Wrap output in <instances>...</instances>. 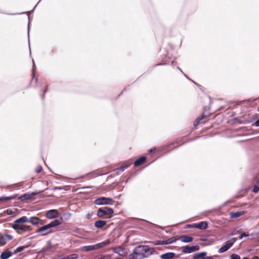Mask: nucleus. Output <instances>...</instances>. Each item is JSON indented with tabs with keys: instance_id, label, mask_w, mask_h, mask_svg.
Returning <instances> with one entry per match:
<instances>
[{
	"instance_id": "41",
	"label": "nucleus",
	"mask_w": 259,
	"mask_h": 259,
	"mask_svg": "<svg viewBox=\"0 0 259 259\" xmlns=\"http://www.w3.org/2000/svg\"><path fill=\"white\" fill-rule=\"evenodd\" d=\"M188 227H192V225H188L187 226V228H188Z\"/></svg>"
},
{
	"instance_id": "3",
	"label": "nucleus",
	"mask_w": 259,
	"mask_h": 259,
	"mask_svg": "<svg viewBox=\"0 0 259 259\" xmlns=\"http://www.w3.org/2000/svg\"><path fill=\"white\" fill-rule=\"evenodd\" d=\"M143 246L136 247L133 252V254H131L130 257L131 259H142L147 257L146 254H144Z\"/></svg>"
},
{
	"instance_id": "4",
	"label": "nucleus",
	"mask_w": 259,
	"mask_h": 259,
	"mask_svg": "<svg viewBox=\"0 0 259 259\" xmlns=\"http://www.w3.org/2000/svg\"><path fill=\"white\" fill-rule=\"evenodd\" d=\"M12 228L19 234H22L23 232L30 230V227L29 226L25 225L22 223H17L16 222H14L12 224Z\"/></svg>"
},
{
	"instance_id": "14",
	"label": "nucleus",
	"mask_w": 259,
	"mask_h": 259,
	"mask_svg": "<svg viewBox=\"0 0 259 259\" xmlns=\"http://www.w3.org/2000/svg\"><path fill=\"white\" fill-rule=\"evenodd\" d=\"M143 246V249L144 250V254H146V253H147V254H146L147 255V256L148 255H151L153 253V252L154 251V248L149 247L146 245H144Z\"/></svg>"
},
{
	"instance_id": "36",
	"label": "nucleus",
	"mask_w": 259,
	"mask_h": 259,
	"mask_svg": "<svg viewBox=\"0 0 259 259\" xmlns=\"http://www.w3.org/2000/svg\"><path fill=\"white\" fill-rule=\"evenodd\" d=\"M5 236H6V239L7 240H11L12 238V236L9 235H6Z\"/></svg>"
},
{
	"instance_id": "38",
	"label": "nucleus",
	"mask_w": 259,
	"mask_h": 259,
	"mask_svg": "<svg viewBox=\"0 0 259 259\" xmlns=\"http://www.w3.org/2000/svg\"><path fill=\"white\" fill-rule=\"evenodd\" d=\"M204 259H213V258L211 256H207V257L205 256L204 257Z\"/></svg>"
},
{
	"instance_id": "43",
	"label": "nucleus",
	"mask_w": 259,
	"mask_h": 259,
	"mask_svg": "<svg viewBox=\"0 0 259 259\" xmlns=\"http://www.w3.org/2000/svg\"><path fill=\"white\" fill-rule=\"evenodd\" d=\"M29 31L28 32V35L29 36Z\"/></svg>"
},
{
	"instance_id": "27",
	"label": "nucleus",
	"mask_w": 259,
	"mask_h": 259,
	"mask_svg": "<svg viewBox=\"0 0 259 259\" xmlns=\"http://www.w3.org/2000/svg\"><path fill=\"white\" fill-rule=\"evenodd\" d=\"M78 258V255L77 254H72L67 256L66 257L63 259H77Z\"/></svg>"
},
{
	"instance_id": "9",
	"label": "nucleus",
	"mask_w": 259,
	"mask_h": 259,
	"mask_svg": "<svg viewBox=\"0 0 259 259\" xmlns=\"http://www.w3.org/2000/svg\"><path fill=\"white\" fill-rule=\"evenodd\" d=\"M59 214L58 211L56 209H51L48 210L46 213V217L49 219H52L57 217Z\"/></svg>"
},
{
	"instance_id": "22",
	"label": "nucleus",
	"mask_w": 259,
	"mask_h": 259,
	"mask_svg": "<svg viewBox=\"0 0 259 259\" xmlns=\"http://www.w3.org/2000/svg\"><path fill=\"white\" fill-rule=\"evenodd\" d=\"M146 161V157H142L138 160H136L135 163V166H138L140 165L141 164H143L145 161Z\"/></svg>"
},
{
	"instance_id": "18",
	"label": "nucleus",
	"mask_w": 259,
	"mask_h": 259,
	"mask_svg": "<svg viewBox=\"0 0 259 259\" xmlns=\"http://www.w3.org/2000/svg\"><path fill=\"white\" fill-rule=\"evenodd\" d=\"M206 252H201L200 253H196L193 255V259H204L206 256Z\"/></svg>"
},
{
	"instance_id": "31",
	"label": "nucleus",
	"mask_w": 259,
	"mask_h": 259,
	"mask_svg": "<svg viewBox=\"0 0 259 259\" xmlns=\"http://www.w3.org/2000/svg\"><path fill=\"white\" fill-rule=\"evenodd\" d=\"M254 193H257L259 191V185L256 183V185H254L253 190Z\"/></svg>"
},
{
	"instance_id": "34",
	"label": "nucleus",
	"mask_w": 259,
	"mask_h": 259,
	"mask_svg": "<svg viewBox=\"0 0 259 259\" xmlns=\"http://www.w3.org/2000/svg\"><path fill=\"white\" fill-rule=\"evenodd\" d=\"M41 169H42V168H41V166H38V167H37V168H36V172H37V173H39V172H40L41 171Z\"/></svg>"
},
{
	"instance_id": "40",
	"label": "nucleus",
	"mask_w": 259,
	"mask_h": 259,
	"mask_svg": "<svg viewBox=\"0 0 259 259\" xmlns=\"http://www.w3.org/2000/svg\"><path fill=\"white\" fill-rule=\"evenodd\" d=\"M252 259H259L257 256H254Z\"/></svg>"
},
{
	"instance_id": "2",
	"label": "nucleus",
	"mask_w": 259,
	"mask_h": 259,
	"mask_svg": "<svg viewBox=\"0 0 259 259\" xmlns=\"http://www.w3.org/2000/svg\"><path fill=\"white\" fill-rule=\"evenodd\" d=\"M110 241L109 240H106L105 241L97 243L96 244L82 246L81 248V249L82 251L85 252L93 251L98 249L99 248H103L108 245Z\"/></svg>"
},
{
	"instance_id": "5",
	"label": "nucleus",
	"mask_w": 259,
	"mask_h": 259,
	"mask_svg": "<svg viewBox=\"0 0 259 259\" xmlns=\"http://www.w3.org/2000/svg\"><path fill=\"white\" fill-rule=\"evenodd\" d=\"M114 201L110 198L100 197L95 200V203L97 205H113Z\"/></svg>"
},
{
	"instance_id": "7",
	"label": "nucleus",
	"mask_w": 259,
	"mask_h": 259,
	"mask_svg": "<svg viewBox=\"0 0 259 259\" xmlns=\"http://www.w3.org/2000/svg\"><path fill=\"white\" fill-rule=\"evenodd\" d=\"M29 223L33 225H42L45 224L43 220L36 217H31L29 219Z\"/></svg>"
},
{
	"instance_id": "39",
	"label": "nucleus",
	"mask_w": 259,
	"mask_h": 259,
	"mask_svg": "<svg viewBox=\"0 0 259 259\" xmlns=\"http://www.w3.org/2000/svg\"><path fill=\"white\" fill-rule=\"evenodd\" d=\"M155 149L154 148L153 149H151L149 150V153H150L151 152H152L153 151H154Z\"/></svg>"
},
{
	"instance_id": "20",
	"label": "nucleus",
	"mask_w": 259,
	"mask_h": 259,
	"mask_svg": "<svg viewBox=\"0 0 259 259\" xmlns=\"http://www.w3.org/2000/svg\"><path fill=\"white\" fill-rule=\"evenodd\" d=\"M106 224V222L105 221H98L95 223V226L97 228H102Z\"/></svg>"
},
{
	"instance_id": "37",
	"label": "nucleus",
	"mask_w": 259,
	"mask_h": 259,
	"mask_svg": "<svg viewBox=\"0 0 259 259\" xmlns=\"http://www.w3.org/2000/svg\"><path fill=\"white\" fill-rule=\"evenodd\" d=\"M254 125L256 126H259V119L256 121Z\"/></svg>"
},
{
	"instance_id": "15",
	"label": "nucleus",
	"mask_w": 259,
	"mask_h": 259,
	"mask_svg": "<svg viewBox=\"0 0 259 259\" xmlns=\"http://www.w3.org/2000/svg\"><path fill=\"white\" fill-rule=\"evenodd\" d=\"M182 242L184 243H189L193 240V238L189 236L182 235L180 237Z\"/></svg>"
},
{
	"instance_id": "10",
	"label": "nucleus",
	"mask_w": 259,
	"mask_h": 259,
	"mask_svg": "<svg viewBox=\"0 0 259 259\" xmlns=\"http://www.w3.org/2000/svg\"><path fill=\"white\" fill-rule=\"evenodd\" d=\"M36 194V193H26L24 194V195L21 196L18 199L24 201L26 200L30 199L32 198L33 196H34Z\"/></svg>"
},
{
	"instance_id": "12",
	"label": "nucleus",
	"mask_w": 259,
	"mask_h": 259,
	"mask_svg": "<svg viewBox=\"0 0 259 259\" xmlns=\"http://www.w3.org/2000/svg\"><path fill=\"white\" fill-rule=\"evenodd\" d=\"M175 255L176 254L174 252H169L161 254L160 258L162 259H171L174 258Z\"/></svg>"
},
{
	"instance_id": "16",
	"label": "nucleus",
	"mask_w": 259,
	"mask_h": 259,
	"mask_svg": "<svg viewBox=\"0 0 259 259\" xmlns=\"http://www.w3.org/2000/svg\"><path fill=\"white\" fill-rule=\"evenodd\" d=\"M114 252L119 254L121 256H123L125 254L124 250L121 247H117L113 248Z\"/></svg>"
},
{
	"instance_id": "17",
	"label": "nucleus",
	"mask_w": 259,
	"mask_h": 259,
	"mask_svg": "<svg viewBox=\"0 0 259 259\" xmlns=\"http://www.w3.org/2000/svg\"><path fill=\"white\" fill-rule=\"evenodd\" d=\"M12 253L11 252L9 251L8 250H6L5 251L3 252L1 255V258L2 259H7L11 256H12Z\"/></svg>"
},
{
	"instance_id": "13",
	"label": "nucleus",
	"mask_w": 259,
	"mask_h": 259,
	"mask_svg": "<svg viewBox=\"0 0 259 259\" xmlns=\"http://www.w3.org/2000/svg\"><path fill=\"white\" fill-rule=\"evenodd\" d=\"M233 245V243H228L226 245H224L221 247L219 250V252L220 253H223L228 250L230 247Z\"/></svg>"
},
{
	"instance_id": "32",
	"label": "nucleus",
	"mask_w": 259,
	"mask_h": 259,
	"mask_svg": "<svg viewBox=\"0 0 259 259\" xmlns=\"http://www.w3.org/2000/svg\"><path fill=\"white\" fill-rule=\"evenodd\" d=\"M203 116H202L200 118H198L195 121V123H194V124L195 125H196V124H197L203 118Z\"/></svg>"
},
{
	"instance_id": "23",
	"label": "nucleus",
	"mask_w": 259,
	"mask_h": 259,
	"mask_svg": "<svg viewBox=\"0 0 259 259\" xmlns=\"http://www.w3.org/2000/svg\"><path fill=\"white\" fill-rule=\"evenodd\" d=\"M130 164L131 163H130L129 162H125L122 164L121 167L117 169V170H120V171H123L125 169H126L130 165Z\"/></svg>"
},
{
	"instance_id": "6",
	"label": "nucleus",
	"mask_w": 259,
	"mask_h": 259,
	"mask_svg": "<svg viewBox=\"0 0 259 259\" xmlns=\"http://www.w3.org/2000/svg\"><path fill=\"white\" fill-rule=\"evenodd\" d=\"M113 212L114 211L111 208L104 207L98 209L97 215L99 217H103L105 215H111Z\"/></svg>"
},
{
	"instance_id": "33",
	"label": "nucleus",
	"mask_w": 259,
	"mask_h": 259,
	"mask_svg": "<svg viewBox=\"0 0 259 259\" xmlns=\"http://www.w3.org/2000/svg\"><path fill=\"white\" fill-rule=\"evenodd\" d=\"M248 235H248V233H243L242 235H241L240 236V237H239V239H242V238H243V237H247V236H248Z\"/></svg>"
},
{
	"instance_id": "26",
	"label": "nucleus",
	"mask_w": 259,
	"mask_h": 259,
	"mask_svg": "<svg viewBox=\"0 0 259 259\" xmlns=\"http://www.w3.org/2000/svg\"><path fill=\"white\" fill-rule=\"evenodd\" d=\"M7 239H6V236H0V244L1 245H3L5 244L7 242Z\"/></svg>"
},
{
	"instance_id": "19",
	"label": "nucleus",
	"mask_w": 259,
	"mask_h": 259,
	"mask_svg": "<svg viewBox=\"0 0 259 259\" xmlns=\"http://www.w3.org/2000/svg\"><path fill=\"white\" fill-rule=\"evenodd\" d=\"M244 213V211H239L231 213L230 214L231 218L232 219L237 218Z\"/></svg>"
},
{
	"instance_id": "21",
	"label": "nucleus",
	"mask_w": 259,
	"mask_h": 259,
	"mask_svg": "<svg viewBox=\"0 0 259 259\" xmlns=\"http://www.w3.org/2000/svg\"><path fill=\"white\" fill-rule=\"evenodd\" d=\"M14 222H16L17 223L24 224L26 222H29V219H28L26 216H23L21 218L16 220Z\"/></svg>"
},
{
	"instance_id": "42",
	"label": "nucleus",
	"mask_w": 259,
	"mask_h": 259,
	"mask_svg": "<svg viewBox=\"0 0 259 259\" xmlns=\"http://www.w3.org/2000/svg\"><path fill=\"white\" fill-rule=\"evenodd\" d=\"M243 259H249V258H247V257H244V258H243Z\"/></svg>"
},
{
	"instance_id": "35",
	"label": "nucleus",
	"mask_w": 259,
	"mask_h": 259,
	"mask_svg": "<svg viewBox=\"0 0 259 259\" xmlns=\"http://www.w3.org/2000/svg\"><path fill=\"white\" fill-rule=\"evenodd\" d=\"M110 255H107L103 257L99 258L98 259H110Z\"/></svg>"
},
{
	"instance_id": "30",
	"label": "nucleus",
	"mask_w": 259,
	"mask_h": 259,
	"mask_svg": "<svg viewBox=\"0 0 259 259\" xmlns=\"http://www.w3.org/2000/svg\"><path fill=\"white\" fill-rule=\"evenodd\" d=\"M231 259H240V257L239 255L236 254H232L231 255Z\"/></svg>"
},
{
	"instance_id": "29",
	"label": "nucleus",
	"mask_w": 259,
	"mask_h": 259,
	"mask_svg": "<svg viewBox=\"0 0 259 259\" xmlns=\"http://www.w3.org/2000/svg\"><path fill=\"white\" fill-rule=\"evenodd\" d=\"M25 248V246H20L16 249L14 251V253H17L19 252L22 251Z\"/></svg>"
},
{
	"instance_id": "1",
	"label": "nucleus",
	"mask_w": 259,
	"mask_h": 259,
	"mask_svg": "<svg viewBox=\"0 0 259 259\" xmlns=\"http://www.w3.org/2000/svg\"><path fill=\"white\" fill-rule=\"evenodd\" d=\"M60 224L61 222L59 220H55L50 223L40 227L36 230V232L39 233L40 236H46L53 232V228L56 227Z\"/></svg>"
},
{
	"instance_id": "25",
	"label": "nucleus",
	"mask_w": 259,
	"mask_h": 259,
	"mask_svg": "<svg viewBox=\"0 0 259 259\" xmlns=\"http://www.w3.org/2000/svg\"><path fill=\"white\" fill-rule=\"evenodd\" d=\"M153 244L155 245H165L166 244V240H157V241H154L153 242Z\"/></svg>"
},
{
	"instance_id": "11",
	"label": "nucleus",
	"mask_w": 259,
	"mask_h": 259,
	"mask_svg": "<svg viewBox=\"0 0 259 259\" xmlns=\"http://www.w3.org/2000/svg\"><path fill=\"white\" fill-rule=\"evenodd\" d=\"M207 224L205 222H201L199 223L194 224L192 225L193 228H196L201 230H204L207 228Z\"/></svg>"
},
{
	"instance_id": "28",
	"label": "nucleus",
	"mask_w": 259,
	"mask_h": 259,
	"mask_svg": "<svg viewBox=\"0 0 259 259\" xmlns=\"http://www.w3.org/2000/svg\"><path fill=\"white\" fill-rule=\"evenodd\" d=\"M177 239L175 237L170 238L167 240H166V244H171L177 241Z\"/></svg>"
},
{
	"instance_id": "8",
	"label": "nucleus",
	"mask_w": 259,
	"mask_h": 259,
	"mask_svg": "<svg viewBox=\"0 0 259 259\" xmlns=\"http://www.w3.org/2000/svg\"><path fill=\"white\" fill-rule=\"evenodd\" d=\"M199 249L198 245L188 246H186L183 248V252L184 253H190L193 252L197 251Z\"/></svg>"
},
{
	"instance_id": "24",
	"label": "nucleus",
	"mask_w": 259,
	"mask_h": 259,
	"mask_svg": "<svg viewBox=\"0 0 259 259\" xmlns=\"http://www.w3.org/2000/svg\"><path fill=\"white\" fill-rule=\"evenodd\" d=\"M16 196H8V197H0V201H9L10 200L14 199H15Z\"/></svg>"
}]
</instances>
